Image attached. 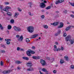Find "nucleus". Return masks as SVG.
Wrapping results in <instances>:
<instances>
[{
    "mask_svg": "<svg viewBox=\"0 0 74 74\" xmlns=\"http://www.w3.org/2000/svg\"><path fill=\"white\" fill-rule=\"evenodd\" d=\"M54 59L53 58L52 59H51V61H54Z\"/></svg>",
    "mask_w": 74,
    "mask_h": 74,
    "instance_id": "nucleus-64",
    "label": "nucleus"
},
{
    "mask_svg": "<svg viewBox=\"0 0 74 74\" xmlns=\"http://www.w3.org/2000/svg\"><path fill=\"white\" fill-rule=\"evenodd\" d=\"M51 6H49L47 7H46V10H49V9H51Z\"/></svg>",
    "mask_w": 74,
    "mask_h": 74,
    "instance_id": "nucleus-24",
    "label": "nucleus"
},
{
    "mask_svg": "<svg viewBox=\"0 0 74 74\" xmlns=\"http://www.w3.org/2000/svg\"><path fill=\"white\" fill-rule=\"evenodd\" d=\"M23 36H21L20 38H18V41H22V40H23Z\"/></svg>",
    "mask_w": 74,
    "mask_h": 74,
    "instance_id": "nucleus-11",
    "label": "nucleus"
},
{
    "mask_svg": "<svg viewBox=\"0 0 74 74\" xmlns=\"http://www.w3.org/2000/svg\"><path fill=\"white\" fill-rule=\"evenodd\" d=\"M1 66H3V61H1Z\"/></svg>",
    "mask_w": 74,
    "mask_h": 74,
    "instance_id": "nucleus-49",
    "label": "nucleus"
},
{
    "mask_svg": "<svg viewBox=\"0 0 74 74\" xmlns=\"http://www.w3.org/2000/svg\"><path fill=\"white\" fill-rule=\"evenodd\" d=\"M65 62L64 61L63 59H61L60 60V63L61 64H63V63H64Z\"/></svg>",
    "mask_w": 74,
    "mask_h": 74,
    "instance_id": "nucleus-17",
    "label": "nucleus"
},
{
    "mask_svg": "<svg viewBox=\"0 0 74 74\" xmlns=\"http://www.w3.org/2000/svg\"><path fill=\"white\" fill-rule=\"evenodd\" d=\"M10 22L11 23H14V20L13 19H12L10 21Z\"/></svg>",
    "mask_w": 74,
    "mask_h": 74,
    "instance_id": "nucleus-28",
    "label": "nucleus"
},
{
    "mask_svg": "<svg viewBox=\"0 0 74 74\" xmlns=\"http://www.w3.org/2000/svg\"><path fill=\"white\" fill-rule=\"evenodd\" d=\"M60 33H61V30H59L58 31V33L59 34H60Z\"/></svg>",
    "mask_w": 74,
    "mask_h": 74,
    "instance_id": "nucleus-37",
    "label": "nucleus"
},
{
    "mask_svg": "<svg viewBox=\"0 0 74 74\" xmlns=\"http://www.w3.org/2000/svg\"><path fill=\"white\" fill-rule=\"evenodd\" d=\"M3 40V38L0 37V41H2V40Z\"/></svg>",
    "mask_w": 74,
    "mask_h": 74,
    "instance_id": "nucleus-55",
    "label": "nucleus"
},
{
    "mask_svg": "<svg viewBox=\"0 0 74 74\" xmlns=\"http://www.w3.org/2000/svg\"><path fill=\"white\" fill-rule=\"evenodd\" d=\"M54 48L57 49V46H56V45H54Z\"/></svg>",
    "mask_w": 74,
    "mask_h": 74,
    "instance_id": "nucleus-56",
    "label": "nucleus"
},
{
    "mask_svg": "<svg viewBox=\"0 0 74 74\" xmlns=\"http://www.w3.org/2000/svg\"><path fill=\"white\" fill-rule=\"evenodd\" d=\"M0 28L1 30H3V27H2V26L0 24Z\"/></svg>",
    "mask_w": 74,
    "mask_h": 74,
    "instance_id": "nucleus-33",
    "label": "nucleus"
},
{
    "mask_svg": "<svg viewBox=\"0 0 74 74\" xmlns=\"http://www.w3.org/2000/svg\"><path fill=\"white\" fill-rule=\"evenodd\" d=\"M26 52H27V55H28V56H31V55L30 54L31 53L30 51L29 50L28 51H27Z\"/></svg>",
    "mask_w": 74,
    "mask_h": 74,
    "instance_id": "nucleus-15",
    "label": "nucleus"
},
{
    "mask_svg": "<svg viewBox=\"0 0 74 74\" xmlns=\"http://www.w3.org/2000/svg\"><path fill=\"white\" fill-rule=\"evenodd\" d=\"M64 0H58L55 2V4H58L59 3H63V2H64Z\"/></svg>",
    "mask_w": 74,
    "mask_h": 74,
    "instance_id": "nucleus-5",
    "label": "nucleus"
},
{
    "mask_svg": "<svg viewBox=\"0 0 74 74\" xmlns=\"http://www.w3.org/2000/svg\"><path fill=\"white\" fill-rule=\"evenodd\" d=\"M46 5L44 4V3H40V7L41 8H44Z\"/></svg>",
    "mask_w": 74,
    "mask_h": 74,
    "instance_id": "nucleus-7",
    "label": "nucleus"
},
{
    "mask_svg": "<svg viewBox=\"0 0 74 74\" xmlns=\"http://www.w3.org/2000/svg\"><path fill=\"white\" fill-rule=\"evenodd\" d=\"M10 70L8 71H4L3 72V74H7V73H10Z\"/></svg>",
    "mask_w": 74,
    "mask_h": 74,
    "instance_id": "nucleus-10",
    "label": "nucleus"
},
{
    "mask_svg": "<svg viewBox=\"0 0 74 74\" xmlns=\"http://www.w3.org/2000/svg\"><path fill=\"white\" fill-rule=\"evenodd\" d=\"M26 41L27 42H30V40L29 39V38H27L26 39Z\"/></svg>",
    "mask_w": 74,
    "mask_h": 74,
    "instance_id": "nucleus-36",
    "label": "nucleus"
},
{
    "mask_svg": "<svg viewBox=\"0 0 74 74\" xmlns=\"http://www.w3.org/2000/svg\"><path fill=\"white\" fill-rule=\"evenodd\" d=\"M45 17V16H44V15H42L41 16V18L42 19H43V18H44Z\"/></svg>",
    "mask_w": 74,
    "mask_h": 74,
    "instance_id": "nucleus-41",
    "label": "nucleus"
},
{
    "mask_svg": "<svg viewBox=\"0 0 74 74\" xmlns=\"http://www.w3.org/2000/svg\"><path fill=\"white\" fill-rule=\"evenodd\" d=\"M63 27V23H60V25L58 26V29H60Z\"/></svg>",
    "mask_w": 74,
    "mask_h": 74,
    "instance_id": "nucleus-8",
    "label": "nucleus"
},
{
    "mask_svg": "<svg viewBox=\"0 0 74 74\" xmlns=\"http://www.w3.org/2000/svg\"><path fill=\"white\" fill-rule=\"evenodd\" d=\"M27 71H34V68L30 67L29 68L27 69Z\"/></svg>",
    "mask_w": 74,
    "mask_h": 74,
    "instance_id": "nucleus-13",
    "label": "nucleus"
},
{
    "mask_svg": "<svg viewBox=\"0 0 74 74\" xmlns=\"http://www.w3.org/2000/svg\"><path fill=\"white\" fill-rule=\"evenodd\" d=\"M20 51H23V49L20 48Z\"/></svg>",
    "mask_w": 74,
    "mask_h": 74,
    "instance_id": "nucleus-53",
    "label": "nucleus"
},
{
    "mask_svg": "<svg viewBox=\"0 0 74 74\" xmlns=\"http://www.w3.org/2000/svg\"><path fill=\"white\" fill-rule=\"evenodd\" d=\"M70 28H71V26H69L66 27L65 29L66 31H67L68 30H69Z\"/></svg>",
    "mask_w": 74,
    "mask_h": 74,
    "instance_id": "nucleus-18",
    "label": "nucleus"
},
{
    "mask_svg": "<svg viewBox=\"0 0 74 74\" xmlns=\"http://www.w3.org/2000/svg\"><path fill=\"white\" fill-rule=\"evenodd\" d=\"M58 51H60V48H57L56 50V51L58 52Z\"/></svg>",
    "mask_w": 74,
    "mask_h": 74,
    "instance_id": "nucleus-44",
    "label": "nucleus"
},
{
    "mask_svg": "<svg viewBox=\"0 0 74 74\" xmlns=\"http://www.w3.org/2000/svg\"><path fill=\"white\" fill-rule=\"evenodd\" d=\"M38 36V34H36L32 35L31 36V37L32 38H36L37 36Z\"/></svg>",
    "mask_w": 74,
    "mask_h": 74,
    "instance_id": "nucleus-12",
    "label": "nucleus"
},
{
    "mask_svg": "<svg viewBox=\"0 0 74 74\" xmlns=\"http://www.w3.org/2000/svg\"><path fill=\"white\" fill-rule=\"evenodd\" d=\"M32 49H35V47H34V46H32Z\"/></svg>",
    "mask_w": 74,
    "mask_h": 74,
    "instance_id": "nucleus-60",
    "label": "nucleus"
},
{
    "mask_svg": "<svg viewBox=\"0 0 74 74\" xmlns=\"http://www.w3.org/2000/svg\"><path fill=\"white\" fill-rule=\"evenodd\" d=\"M59 24V22H56L53 23H51V25H54V26H57Z\"/></svg>",
    "mask_w": 74,
    "mask_h": 74,
    "instance_id": "nucleus-14",
    "label": "nucleus"
},
{
    "mask_svg": "<svg viewBox=\"0 0 74 74\" xmlns=\"http://www.w3.org/2000/svg\"><path fill=\"white\" fill-rule=\"evenodd\" d=\"M27 29L28 32H29L30 33H32V32H34V28L32 26H29L27 28Z\"/></svg>",
    "mask_w": 74,
    "mask_h": 74,
    "instance_id": "nucleus-2",
    "label": "nucleus"
},
{
    "mask_svg": "<svg viewBox=\"0 0 74 74\" xmlns=\"http://www.w3.org/2000/svg\"><path fill=\"white\" fill-rule=\"evenodd\" d=\"M53 73H56V71L54 70L53 71Z\"/></svg>",
    "mask_w": 74,
    "mask_h": 74,
    "instance_id": "nucleus-50",
    "label": "nucleus"
},
{
    "mask_svg": "<svg viewBox=\"0 0 74 74\" xmlns=\"http://www.w3.org/2000/svg\"><path fill=\"white\" fill-rule=\"evenodd\" d=\"M30 52L31 54H34V53H35V52L33 51L32 50L30 51Z\"/></svg>",
    "mask_w": 74,
    "mask_h": 74,
    "instance_id": "nucleus-31",
    "label": "nucleus"
},
{
    "mask_svg": "<svg viewBox=\"0 0 74 74\" xmlns=\"http://www.w3.org/2000/svg\"><path fill=\"white\" fill-rule=\"evenodd\" d=\"M57 49H56L55 48L54 49V51H55H55H56V50Z\"/></svg>",
    "mask_w": 74,
    "mask_h": 74,
    "instance_id": "nucleus-59",
    "label": "nucleus"
},
{
    "mask_svg": "<svg viewBox=\"0 0 74 74\" xmlns=\"http://www.w3.org/2000/svg\"><path fill=\"white\" fill-rule=\"evenodd\" d=\"M56 13H59V12L58 11H56Z\"/></svg>",
    "mask_w": 74,
    "mask_h": 74,
    "instance_id": "nucleus-63",
    "label": "nucleus"
},
{
    "mask_svg": "<svg viewBox=\"0 0 74 74\" xmlns=\"http://www.w3.org/2000/svg\"><path fill=\"white\" fill-rule=\"evenodd\" d=\"M63 33H64V35H63L64 37H66V36H67V34H66V32L64 31L63 32Z\"/></svg>",
    "mask_w": 74,
    "mask_h": 74,
    "instance_id": "nucleus-26",
    "label": "nucleus"
},
{
    "mask_svg": "<svg viewBox=\"0 0 74 74\" xmlns=\"http://www.w3.org/2000/svg\"><path fill=\"white\" fill-rule=\"evenodd\" d=\"M16 37L17 38H18V37H19V35H16Z\"/></svg>",
    "mask_w": 74,
    "mask_h": 74,
    "instance_id": "nucleus-57",
    "label": "nucleus"
},
{
    "mask_svg": "<svg viewBox=\"0 0 74 74\" xmlns=\"http://www.w3.org/2000/svg\"><path fill=\"white\" fill-rule=\"evenodd\" d=\"M40 62L42 64V66H44L46 63L45 60H43L42 59L40 60Z\"/></svg>",
    "mask_w": 74,
    "mask_h": 74,
    "instance_id": "nucleus-6",
    "label": "nucleus"
},
{
    "mask_svg": "<svg viewBox=\"0 0 74 74\" xmlns=\"http://www.w3.org/2000/svg\"><path fill=\"white\" fill-rule=\"evenodd\" d=\"M27 66L28 67H32V62H28L27 64Z\"/></svg>",
    "mask_w": 74,
    "mask_h": 74,
    "instance_id": "nucleus-9",
    "label": "nucleus"
},
{
    "mask_svg": "<svg viewBox=\"0 0 74 74\" xmlns=\"http://www.w3.org/2000/svg\"><path fill=\"white\" fill-rule=\"evenodd\" d=\"M5 5H7V4H9V3L8 2H5Z\"/></svg>",
    "mask_w": 74,
    "mask_h": 74,
    "instance_id": "nucleus-52",
    "label": "nucleus"
},
{
    "mask_svg": "<svg viewBox=\"0 0 74 74\" xmlns=\"http://www.w3.org/2000/svg\"><path fill=\"white\" fill-rule=\"evenodd\" d=\"M5 11H7V12H8V11H9V10L8 9H6Z\"/></svg>",
    "mask_w": 74,
    "mask_h": 74,
    "instance_id": "nucleus-62",
    "label": "nucleus"
},
{
    "mask_svg": "<svg viewBox=\"0 0 74 74\" xmlns=\"http://www.w3.org/2000/svg\"><path fill=\"white\" fill-rule=\"evenodd\" d=\"M63 49H64V48L62 47H61V48L60 49V50H61V51H63Z\"/></svg>",
    "mask_w": 74,
    "mask_h": 74,
    "instance_id": "nucleus-48",
    "label": "nucleus"
},
{
    "mask_svg": "<svg viewBox=\"0 0 74 74\" xmlns=\"http://www.w3.org/2000/svg\"><path fill=\"white\" fill-rule=\"evenodd\" d=\"M28 4H29V7L30 8H31L32 7V2H29L28 3Z\"/></svg>",
    "mask_w": 74,
    "mask_h": 74,
    "instance_id": "nucleus-25",
    "label": "nucleus"
},
{
    "mask_svg": "<svg viewBox=\"0 0 74 74\" xmlns=\"http://www.w3.org/2000/svg\"><path fill=\"white\" fill-rule=\"evenodd\" d=\"M71 38V36L70 35H68V36L65 38V41H66V42H67L69 41L70 42V44H73L74 43V39H70Z\"/></svg>",
    "mask_w": 74,
    "mask_h": 74,
    "instance_id": "nucleus-1",
    "label": "nucleus"
},
{
    "mask_svg": "<svg viewBox=\"0 0 74 74\" xmlns=\"http://www.w3.org/2000/svg\"><path fill=\"white\" fill-rule=\"evenodd\" d=\"M13 28L14 29V30L16 31V32H21V31L22 30L21 28L16 26H14L13 27Z\"/></svg>",
    "mask_w": 74,
    "mask_h": 74,
    "instance_id": "nucleus-3",
    "label": "nucleus"
},
{
    "mask_svg": "<svg viewBox=\"0 0 74 74\" xmlns=\"http://www.w3.org/2000/svg\"><path fill=\"white\" fill-rule=\"evenodd\" d=\"M18 10L19 11H22V10L21 9H20V8H18Z\"/></svg>",
    "mask_w": 74,
    "mask_h": 74,
    "instance_id": "nucleus-42",
    "label": "nucleus"
},
{
    "mask_svg": "<svg viewBox=\"0 0 74 74\" xmlns=\"http://www.w3.org/2000/svg\"><path fill=\"white\" fill-rule=\"evenodd\" d=\"M43 27L45 29H48V26L47 25H44Z\"/></svg>",
    "mask_w": 74,
    "mask_h": 74,
    "instance_id": "nucleus-23",
    "label": "nucleus"
},
{
    "mask_svg": "<svg viewBox=\"0 0 74 74\" xmlns=\"http://www.w3.org/2000/svg\"><path fill=\"white\" fill-rule=\"evenodd\" d=\"M10 62V60H9V59H8L6 61L7 63H8V62Z\"/></svg>",
    "mask_w": 74,
    "mask_h": 74,
    "instance_id": "nucleus-54",
    "label": "nucleus"
},
{
    "mask_svg": "<svg viewBox=\"0 0 74 74\" xmlns=\"http://www.w3.org/2000/svg\"><path fill=\"white\" fill-rule=\"evenodd\" d=\"M59 34H59L58 33H57L55 34V36H58V35Z\"/></svg>",
    "mask_w": 74,
    "mask_h": 74,
    "instance_id": "nucleus-45",
    "label": "nucleus"
},
{
    "mask_svg": "<svg viewBox=\"0 0 74 74\" xmlns=\"http://www.w3.org/2000/svg\"><path fill=\"white\" fill-rule=\"evenodd\" d=\"M29 14L30 16H33V14H31V12H29Z\"/></svg>",
    "mask_w": 74,
    "mask_h": 74,
    "instance_id": "nucleus-43",
    "label": "nucleus"
},
{
    "mask_svg": "<svg viewBox=\"0 0 74 74\" xmlns=\"http://www.w3.org/2000/svg\"><path fill=\"white\" fill-rule=\"evenodd\" d=\"M1 47L3 48H6V46H5V45H2Z\"/></svg>",
    "mask_w": 74,
    "mask_h": 74,
    "instance_id": "nucleus-39",
    "label": "nucleus"
},
{
    "mask_svg": "<svg viewBox=\"0 0 74 74\" xmlns=\"http://www.w3.org/2000/svg\"><path fill=\"white\" fill-rule=\"evenodd\" d=\"M7 15H9V16H11V13L10 12H7Z\"/></svg>",
    "mask_w": 74,
    "mask_h": 74,
    "instance_id": "nucleus-32",
    "label": "nucleus"
},
{
    "mask_svg": "<svg viewBox=\"0 0 74 74\" xmlns=\"http://www.w3.org/2000/svg\"><path fill=\"white\" fill-rule=\"evenodd\" d=\"M65 59H66V60H69V58L67 56H65L64 57Z\"/></svg>",
    "mask_w": 74,
    "mask_h": 74,
    "instance_id": "nucleus-22",
    "label": "nucleus"
},
{
    "mask_svg": "<svg viewBox=\"0 0 74 74\" xmlns=\"http://www.w3.org/2000/svg\"><path fill=\"white\" fill-rule=\"evenodd\" d=\"M3 11H6V8H5V9L3 8Z\"/></svg>",
    "mask_w": 74,
    "mask_h": 74,
    "instance_id": "nucleus-61",
    "label": "nucleus"
},
{
    "mask_svg": "<svg viewBox=\"0 0 74 74\" xmlns=\"http://www.w3.org/2000/svg\"><path fill=\"white\" fill-rule=\"evenodd\" d=\"M6 44L7 45H9L10 44V42L7 41L6 42Z\"/></svg>",
    "mask_w": 74,
    "mask_h": 74,
    "instance_id": "nucleus-35",
    "label": "nucleus"
},
{
    "mask_svg": "<svg viewBox=\"0 0 74 74\" xmlns=\"http://www.w3.org/2000/svg\"><path fill=\"white\" fill-rule=\"evenodd\" d=\"M14 17H16V18H17V16H18L19 15V13H18L17 12H16L14 14Z\"/></svg>",
    "mask_w": 74,
    "mask_h": 74,
    "instance_id": "nucleus-16",
    "label": "nucleus"
},
{
    "mask_svg": "<svg viewBox=\"0 0 74 74\" xmlns=\"http://www.w3.org/2000/svg\"><path fill=\"white\" fill-rule=\"evenodd\" d=\"M70 5H71L72 6H74V3H71V2H69Z\"/></svg>",
    "mask_w": 74,
    "mask_h": 74,
    "instance_id": "nucleus-29",
    "label": "nucleus"
},
{
    "mask_svg": "<svg viewBox=\"0 0 74 74\" xmlns=\"http://www.w3.org/2000/svg\"><path fill=\"white\" fill-rule=\"evenodd\" d=\"M16 63L17 64H21L22 63V62L20 61H16Z\"/></svg>",
    "mask_w": 74,
    "mask_h": 74,
    "instance_id": "nucleus-19",
    "label": "nucleus"
},
{
    "mask_svg": "<svg viewBox=\"0 0 74 74\" xmlns=\"http://www.w3.org/2000/svg\"><path fill=\"white\" fill-rule=\"evenodd\" d=\"M1 52H2V53H4L5 52V51H4V50H2L1 51Z\"/></svg>",
    "mask_w": 74,
    "mask_h": 74,
    "instance_id": "nucleus-58",
    "label": "nucleus"
},
{
    "mask_svg": "<svg viewBox=\"0 0 74 74\" xmlns=\"http://www.w3.org/2000/svg\"><path fill=\"white\" fill-rule=\"evenodd\" d=\"M32 58L35 60H37L40 59L41 58V57L39 56H32Z\"/></svg>",
    "mask_w": 74,
    "mask_h": 74,
    "instance_id": "nucleus-4",
    "label": "nucleus"
},
{
    "mask_svg": "<svg viewBox=\"0 0 74 74\" xmlns=\"http://www.w3.org/2000/svg\"><path fill=\"white\" fill-rule=\"evenodd\" d=\"M70 67L71 69H74V66L73 65H71V66Z\"/></svg>",
    "mask_w": 74,
    "mask_h": 74,
    "instance_id": "nucleus-38",
    "label": "nucleus"
},
{
    "mask_svg": "<svg viewBox=\"0 0 74 74\" xmlns=\"http://www.w3.org/2000/svg\"><path fill=\"white\" fill-rule=\"evenodd\" d=\"M73 18H74V15L73 14H71L70 15Z\"/></svg>",
    "mask_w": 74,
    "mask_h": 74,
    "instance_id": "nucleus-46",
    "label": "nucleus"
},
{
    "mask_svg": "<svg viewBox=\"0 0 74 74\" xmlns=\"http://www.w3.org/2000/svg\"><path fill=\"white\" fill-rule=\"evenodd\" d=\"M21 48L19 47H17V51H20V49Z\"/></svg>",
    "mask_w": 74,
    "mask_h": 74,
    "instance_id": "nucleus-40",
    "label": "nucleus"
},
{
    "mask_svg": "<svg viewBox=\"0 0 74 74\" xmlns=\"http://www.w3.org/2000/svg\"><path fill=\"white\" fill-rule=\"evenodd\" d=\"M42 71H43L44 72H46V71H47V69H45V68H43L42 69Z\"/></svg>",
    "mask_w": 74,
    "mask_h": 74,
    "instance_id": "nucleus-27",
    "label": "nucleus"
},
{
    "mask_svg": "<svg viewBox=\"0 0 74 74\" xmlns=\"http://www.w3.org/2000/svg\"><path fill=\"white\" fill-rule=\"evenodd\" d=\"M12 28V26H11L10 25H9L8 27V30H10V29H11Z\"/></svg>",
    "mask_w": 74,
    "mask_h": 74,
    "instance_id": "nucleus-21",
    "label": "nucleus"
},
{
    "mask_svg": "<svg viewBox=\"0 0 74 74\" xmlns=\"http://www.w3.org/2000/svg\"><path fill=\"white\" fill-rule=\"evenodd\" d=\"M67 12V10H65L63 11V13H64V14H66Z\"/></svg>",
    "mask_w": 74,
    "mask_h": 74,
    "instance_id": "nucleus-30",
    "label": "nucleus"
},
{
    "mask_svg": "<svg viewBox=\"0 0 74 74\" xmlns=\"http://www.w3.org/2000/svg\"><path fill=\"white\" fill-rule=\"evenodd\" d=\"M5 8H6V9L8 10V9L9 8V6H6V7H5Z\"/></svg>",
    "mask_w": 74,
    "mask_h": 74,
    "instance_id": "nucleus-51",
    "label": "nucleus"
},
{
    "mask_svg": "<svg viewBox=\"0 0 74 74\" xmlns=\"http://www.w3.org/2000/svg\"><path fill=\"white\" fill-rule=\"evenodd\" d=\"M23 59H25V60H29V58L27 57H23Z\"/></svg>",
    "mask_w": 74,
    "mask_h": 74,
    "instance_id": "nucleus-20",
    "label": "nucleus"
},
{
    "mask_svg": "<svg viewBox=\"0 0 74 74\" xmlns=\"http://www.w3.org/2000/svg\"><path fill=\"white\" fill-rule=\"evenodd\" d=\"M47 1L45 0H44L43 1V3H44V4H45V3H47Z\"/></svg>",
    "mask_w": 74,
    "mask_h": 74,
    "instance_id": "nucleus-47",
    "label": "nucleus"
},
{
    "mask_svg": "<svg viewBox=\"0 0 74 74\" xmlns=\"http://www.w3.org/2000/svg\"><path fill=\"white\" fill-rule=\"evenodd\" d=\"M4 8V7L3 6H0V10H3Z\"/></svg>",
    "mask_w": 74,
    "mask_h": 74,
    "instance_id": "nucleus-34",
    "label": "nucleus"
}]
</instances>
